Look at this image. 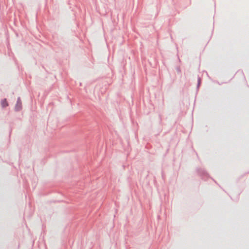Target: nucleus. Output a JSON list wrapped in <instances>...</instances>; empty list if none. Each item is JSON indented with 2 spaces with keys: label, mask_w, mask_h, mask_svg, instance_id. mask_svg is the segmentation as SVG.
<instances>
[{
  "label": "nucleus",
  "mask_w": 249,
  "mask_h": 249,
  "mask_svg": "<svg viewBox=\"0 0 249 249\" xmlns=\"http://www.w3.org/2000/svg\"><path fill=\"white\" fill-rule=\"evenodd\" d=\"M21 106V102L19 100H18L17 102V104L16 107V108L17 110H18L20 109Z\"/></svg>",
  "instance_id": "f257e3e1"
},
{
  "label": "nucleus",
  "mask_w": 249,
  "mask_h": 249,
  "mask_svg": "<svg viewBox=\"0 0 249 249\" xmlns=\"http://www.w3.org/2000/svg\"><path fill=\"white\" fill-rule=\"evenodd\" d=\"M1 106L3 107H6L8 106V103L6 99H3L1 102Z\"/></svg>",
  "instance_id": "f03ea898"
}]
</instances>
